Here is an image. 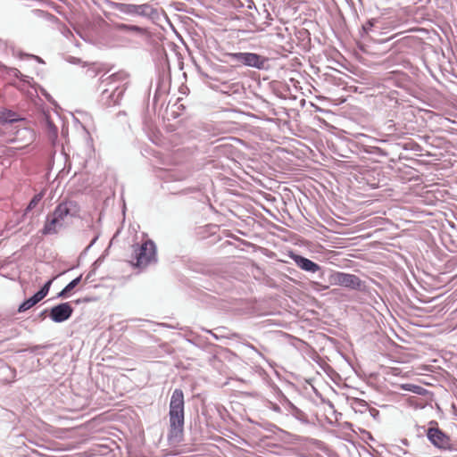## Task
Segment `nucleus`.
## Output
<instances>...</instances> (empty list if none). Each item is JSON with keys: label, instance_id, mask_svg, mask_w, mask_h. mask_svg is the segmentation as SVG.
<instances>
[{"label": "nucleus", "instance_id": "nucleus-1", "mask_svg": "<svg viewBox=\"0 0 457 457\" xmlns=\"http://www.w3.org/2000/svg\"><path fill=\"white\" fill-rule=\"evenodd\" d=\"M185 400L184 393L180 388H175L171 394L169 404L168 440L170 443H179L184 436L185 423Z\"/></svg>", "mask_w": 457, "mask_h": 457}, {"label": "nucleus", "instance_id": "nucleus-2", "mask_svg": "<svg viewBox=\"0 0 457 457\" xmlns=\"http://www.w3.org/2000/svg\"><path fill=\"white\" fill-rule=\"evenodd\" d=\"M320 278H324L328 283V285L324 287V289H328L329 286H340L350 290L363 293L369 292L366 282L354 274L328 270L327 271L322 270Z\"/></svg>", "mask_w": 457, "mask_h": 457}, {"label": "nucleus", "instance_id": "nucleus-3", "mask_svg": "<svg viewBox=\"0 0 457 457\" xmlns=\"http://www.w3.org/2000/svg\"><path fill=\"white\" fill-rule=\"evenodd\" d=\"M113 7L117 12L131 17L145 18L153 21L159 19L158 9L150 4H134L126 3H114Z\"/></svg>", "mask_w": 457, "mask_h": 457}, {"label": "nucleus", "instance_id": "nucleus-4", "mask_svg": "<svg viewBox=\"0 0 457 457\" xmlns=\"http://www.w3.org/2000/svg\"><path fill=\"white\" fill-rule=\"evenodd\" d=\"M135 266L139 269H145L151 264L157 263V248L152 239L145 240L142 245H137L134 250Z\"/></svg>", "mask_w": 457, "mask_h": 457}, {"label": "nucleus", "instance_id": "nucleus-5", "mask_svg": "<svg viewBox=\"0 0 457 457\" xmlns=\"http://www.w3.org/2000/svg\"><path fill=\"white\" fill-rule=\"evenodd\" d=\"M228 56L234 62L260 71H268L270 67V59L256 53H230L228 54Z\"/></svg>", "mask_w": 457, "mask_h": 457}, {"label": "nucleus", "instance_id": "nucleus-6", "mask_svg": "<svg viewBox=\"0 0 457 457\" xmlns=\"http://www.w3.org/2000/svg\"><path fill=\"white\" fill-rule=\"evenodd\" d=\"M428 441L435 446L443 450H453L451 438L440 429L437 426V422L432 420L429 422V427L426 431Z\"/></svg>", "mask_w": 457, "mask_h": 457}, {"label": "nucleus", "instance_id": "nucleus-7", "mask_svg": "<svg viewBox=\"0 0 457 457\" xmlns=\"http://www.w3.org/2000/svg\"><path fill=\"white\" fill-rule=\"evenodd\" d=\"M122 75L120 73H113L106 78H101L100 87L103 90L114 94L115 96H123L127 87L126 83L121 81Z\"/></svg>", "mask_w": 457, "mask_h": 457}, {"label": "nucleus", "instance_id": "nucleus-8", "mask_svg": "<svg viewBox=\"0 0 457 457\" xmlns=\"http://www.w3.org/2000/svg\"><path fill=\"white\" fill-rule=\"evenodd\" d=\"M73 312L71 303H61L49 309V318L55 323H62L68 320Z\"/></svg>", "mask_w": 457, "mask_h": 457}, {"label": "nucleus", "instance_id": "nucleus-9", "mask_svg": "<svg viewBox=\"0 0 457 457\" xmlns=\"http://www.w3.org/2000/svg\"><path fill=\"white\" fill-rule=\"evenodd\" d=\"M280 404L282 405L283 410L287 415L293 416L302 423L308 422L307 415L302 410L296 407L292 402H290L286 396L282 397L280 400Z\"/></svg>", "mask_w": 457, "mask_h": 457}, {"label": "nucleus", "instance_id": "nucleus-10", "mask_svg": "<svg viewBox=\"0 0 457 457\" xmlns=\"http://www.w3.org/2000/svg\"><path fill=\"white\" fill-rule=\"evenodd\" d=\"M170 89V79L169 75L164 71L158 74L155 82V90L153 101L154 104L157 103L158 99L163 96H166Z\"/></svg>", "mask_w": 457, "mask_h": 457}, {"label": "nucleus", "instance_id": "nucleus-11", "mask_svg": "<svg viewBox=\"0 0 457 457\" xmlns=\"http://www.w3.org/2000/svg\"><path fill=\"white\" fill-rule=\"evenodd\" d=\"M291 258L295 263L303 270L315 273L321 270V267L315 262L296 253H292Z\"/></svg>", "mask_w": 457, "mask_h": 457}, {"label": "nucleus", "instance_id": "nucleus-12", "mask_svg": "<svg viewBox=\"0 0 457 457\" xmlns=\"http://www.w3.org/2000/svg\"><path fill=\"white\" fill-rule=\"evenodd\" d=\"M62 227L63 224L60 222L57 218L49 213L46 218V222L40 232L43 236L54 235L57 234L58 230Z\"/></svg>", "mask_w": 457, "mask_h": 457}, {"label": "nucleus", "instance_id": "nucleus-13", "mask_svg": "<svg viewBox=\"0 0 457 457\" xmlns=\"http://www.w3.org/2000/svg\"><path fill=\"white\" fill-rule=\"evenodd\" d=\"M122 97L123 96H115L114 94L109 93L106 90H102L98 101L102 107L109 108L118 105Z\"/></svg>", "mask_w": 457, "mask_h": 457}, {"label": "nucleus", "instance_id": "nucleus-14", "mask_svg": "<svg viewBox=\"0 0 457 457\" xmlns=\"http://www.w3.org/2000/svg\"><path fill=\"white\" fill-rule=\"evenodd\" d=\"M362 152L373 155L375 158H386L390 154L388 149L376 145H363Z\"/></svg>", "mask_w": 457, "mask_h": 457}, {"label": "nucleus", "instance_id": "nucleus-15", "mask_svg": "<svg viewBox=\"0 0 457 457\" xmlns=\"http://www.w3.org/2000/svg\"><path fill=\"white\" fill-rule=\"evenodd\" d=\"M160 176L164 180L165 184H169L173 181H181L186 179V175L184 173L176 170H164Z\"/></svg>", "mask_w": 457, "mask_h": 457}, {"label": "nucleus", "instance_id": "nucleus-16", "mask_svg": "<svg viewBox=\"0 0 457 457\" xmlns=\"http://www.w3.org/2000/svg\"><path fill=\"white\" fill-rule=\"evenodd\" d=\"M351 408L355 411L361 414L369 411L370 406L368 403L361 398L352 397L348 399Z\"/></svg>", "mask_w": 457, "mask_h": 457}, {"label": "nucleus", "instance_id": "nucleus-17", "mask_svg": "<svg viewBox=\"0 0 457 457\" xmlns=\"http://www.w3.org/2000/svg\"><path fill=\"white\" fill-rule=\"evenodd\" d=\"M116 29L121 32L131 33L136 35H144L146 33V29L143 27L126 23H117Z\"/></svg>", "mask_w": 457, "mask_h": 457}, {"label": "nucleus", "instance_id": "nucleus-18", "mask_svg": "<svg viewBox=\"0 0 457 457\" xmlns=\"http://www.w3.org/2000/svg\"><path fill=\"white\" fill-rule=\"evenodd\" d=\"M68 204V203H61L54 208V212H51V214L57 218L62 224L65 218L71 214V209Z\"/></svg>", "mask_w": 457, "mask_h": 457}, {"label": "nucleus", "instance_id": "nucleus-19", "mask_svg": "<svg viewBox=\"0 0 457 457\" xmlns=\"http://www.w3.org/2000/svg\"><path fill=\"white\" fill-rule=\"evenodd\" d=\"M42 300L40 295L36 292L32 296L23 301L18 308L19 312H24L33 306H35L37 303H39Z\"/></svg>", "mask_w": 457, "mask_h": 457}, {"label": "nucleus", "instance_id": "nucleus-20", "mask_svg": "<svg viewBox=\"0 0 457 457\" xmlns=\"http://www.w3.org/2000/svg\"><path fill=\"white\" fill-rule=\"evenodd\" d=\"M82 275L73 278L69 282L57 295L58 298L65 299L68 297L69 293L73 290L81 281Z\"/></svg>", "mask_w": 457, "mask_h": 457}, {"label": "nucleus", "instance_id": "nucleus-21", "mask_svg": "<svg viewBox=\"0 0 457 457\" xmlns=\"http://www.w3.org/2000/svg\"><path fill=\"white\" fill-rule=\"evenodd\" d=\"M20 120L21 119H20L19 115L11 110L4 109L0 112V123L1 124L13 123Z\"/></svg>", "mask_w": 457, "mask_h": 457}, {"label": "nucleus", "instance_id": "nucleus-22", "mask_svg": "<svg viewBox=\"0 0 457 457\" xmlns=\"http://www.w3.org/2000/svg\"><path fill=\"white\" fill-rule=\"evenodd\" d=\"M391 147H400L404 151L421 152L422 147L417 142L410 140L405 143L389 144Z\"/></svg>", "mask_w": 457, "mask_h": 457}, {"label": "nucleus", "instance_id": "nucleus-23", "mask_svg": "<svg viewBox=\"0 0 457 457\" xmlns=\"http://www.w3.org/2000/svg\"><path fill=\"white\" fill-rule=\"evenodd\" d=\"M31 13L35 17L46 20V21H50L52 23H57L59 21V19L55 15H54V14H52V13L46 12V11H44V10L33 9L31 11Z\"/></svg>", "mask_w": 457, "mask_h": 457}, {"label": "nucleus", "instance_id": "nucleus-24", "mask_svg": "<svg viewBox=\"0 0 457 457\" xmlns=\"http://www.w3.org/2000/svg\"><path fill=\"white\" fill-rule=\"evenodd\" d=\"M44 120H45L46 129H47L49 137L51 138H56L57 134H58L57 127L54 124V122L49 119V117L47 115H45Z\"/></svg>", "mask_w": 457, "mask_h": 457}, {"label": "nucleus", "instance_id": "nucleus-25", "mask_svg": "<svg viewBox=\"0 0 457 457\" xmlns=\"http://www.w3.org/2000/svg\"><path fill=\"white\" fill-rule=\"evenodd\" d=\"M43 196H44V193L43 192L36 194L30 199L28 206L25 209V212L27 213V212H30L31 210H33L38 204V203L42 200Z\"/></svg>", "mask_w": 457, "mask_h": 457}, {"label": "nucleus", "instance_id": "nucleus-26", "mask_svg": "<svg viewBox=\"0 0 457 457\" xmlns=\"http://www.w3.org/2000/svg\"><path fill=\"white\" fill-rule=\"evenodd\" d=\"M8 74L19 79L22 82H29V79H32L29 76L23 75L17 68H9Z\"/></svg>", "mask_w": 457, "mask_h": 457}, {"label": "nucleus", "instance_id": "nucleus-27", "mask_svg": "<svg viewBox=\"0 0 457 457\" xmlns=\"http://www.w3.org/2000/svg\"><path fill=\"white\" fill-rule=\"evenodd\" d=\"M53 280L54 278L47 280L37 292L42 299H44L48 295Z\"/></svg>", "mask_w": 457, "mask_h": 457}, {"label": "nucleus", "instance_id": "nucleus-28", "mask_svg": "<svg viewBox=\"0 0 457 457\" xmlns=\"http://www.w3.org/2000/svg\"><path fill=\"white\" fill-rule=\"evenodd\" d=\"M17 134L21 135L23 137L27 138L29 141H33L35 138V133L33 132V130L27 129V128L19 129L17 131Z\"/></svg>", "mask_w": 457, "mask_h": 457}, {"label": "nucleus", "instance_id": "nucleus-29", "mask_svg": "<svg viewBox=\"0 0 457 457\" xmlns=\"http://www.w3.org/2000/svg\"><path fill=\"white\" fill-rule=\"evenodd\" d=\"M403 388L406 390L411 391L413 393L419 394V395H420L422 393V391L425 390L423 387H421L420 386L411 385V384H407L405 386H403Z\"/></svg>", "mask_w": 457, "mask_h": 457}, {"label": "nucleus", "instance_id": "nucleus-30", "mask_svg": "<svg viewBox=\"0 0 457 457\" xmlns=\"http://www.w3.org/2000/svg\"><path fill=\"white\" fill-rule=\"evenodd\" d=\"M394 453L396 454V455H400V454H403V455H406L407 457H413V454L411 453L410 452H408L407 450L400 447V446H394Z\"/></svg>", "mask_w": 457, "mask_h": 457}, {"label": "nucleus", "instance_id": "nucleus-31", "mask_svg": "<svg viewBox=\"0 0 457 457\" xmlns=\"http://www.w3.org/2000/svg\"><path fill=\"white\" fill-rule=\"evenodd\" d=\"M200 190H201L200 187L195 186V187H185V188L181 189L179 193L182 194V195H187V194H191V193L199 192Z\"/></svg>", "mask_w": 457, "mask_h": 457}, {"label": "nucleus", "instance_id": "nucleus-32", "mask_svg": "<svg viewBox=\"0 0 457 457\" xmlns=\"http://www.w3.org/2000/svg\"><path fill=\"white\" fill-rule=\"evenodd\" d=\"M373 26H374V21L369 20L362 25L361 29L363 30L364 33L367 34L372 29Z\"/></svg>", "mask_w": 457, "mask_h": 457}, {"label": "nucleus", "instance_id": "nucleus-33", "mask_svg": "<svg viewBox=\"0 0 457 457\" xmlns=\"http://www.w3.org/2000/svg\"><path fill=\"white\" fill-rule=\"evenodd\" d=\"M24 56H26V57H28V58L34 59V60H36L37 62H40V63L44 62V61L42 60V58H41V57H39V56H37V55H34V54H24V53H22V52H20V54H19V57H20L21 59H22Z\"/></svg>", "mask_w": 457, "mask_h": 457}, {"label": "nucleus", "instance_id": "nucleus-34", "mask_svg": "<svg viewBox=\"0 0 457 457\" xmlns=\"http://www.w3.org/2000/svg\"><path fill=\"white\" fill-rule=\"evenodd\" d=\"M40 93L42 94V96H45V98L49 102V103H54V99L53 97L51 96V95L42 87H40Z\"/></svg>", "mask_w": 457, "mask_h": 457}, {"label": "nucleus", "instance_id": "nucleus-35", "mask_svg": "<svg viewBox=\"0 0 457 457\" xmlns=\"http://www.w3.org/2000/svg\"><path fill=\"white\" fill-rule=\"evenodd\" d=\"M369 412L374 420H378V418L379 417V411L377 410L376 408L370 407Z\"/></svg>", "mask_w": 457, "mask_h": 457}, {"label": "nucleus", "instance_id": "nucleus-36", "mask_svg": "<svg viewBox=\"0 0 457 457\" xmlns=\"http://www.w3.org/2000/svg\"><path fill=\"white\" fill-rule=\"evenodd\" d=\"M386 129L389 132L395 131L396 129L395 123H394V121L392 120H388Z\"/></svg>", "mask_w": 457, "mask_h": 457}, {"label": "nucleus", "instance_id": "nucleus-37", "mask_svg": "<svg viewBox=\"0 0 457 457\" xmlns=\"http://www.w3.org/2000/svg\"><path fill=\"white\" fill-rule=\"evenodd\" d=\"M161 326L165 327V328H173V329H181V328L179 327V324H177V325H169V324H166V323H162Z\"/></svg>", "mask_w": 457, "mask_h": 457}, {"label": "nucleus", "instance_id": "nucleus-38", "mask_svg": "<svg viewBox=\"0 0 457 457\" xmlns=\"http://www.w3.org/2000/svg\"><path fill=\"white\" fill-rule=\"evenodd\" d=\"M96 273V270L95 269H92L88 273L87 275L86 276L85 278V281L87 282L89 281V279L91 278L92 276H94Z\"/></svg>", "mask_w": 457, "mask_h": 457}, {"label": "nucleus", "instance_id": "nucleus-39", "mask_svg": "<svg viewBox=\"0 0 457 457\" xmlns=\"http://www.w3.org/2000/svg\"><path fill=\"white\" fill-rule=\"evenodd\" d=\"M272 410H273L274 411H276V412H278V413L283 412V411H282V410H283L282 405H281V406H279V405H278V404H274V405H273V407H272Z\"/></svg>", "mask_w": 457, "mask_h": 457}, {"label": "nucleus", "instance_id": "nucleus-40", "mask_svg": "<svg viewBox=\"0 0 457 457\" xmlns=\"http://www.w3.org/2000/svg\"><path fill=\"white\" fill-rule=\"evenodd\" d=\"M90 301L89 298H79V299H77L75 301V303L76 304H79V303H88Z\"/></svg>", "mask_w": 457, "mask_h": 457}, {"label": "nucleus", "instance_id": "nucleus-41", "mask_svg": "<svg viewBox=\"0 0 457 457\" xmlns=\"http://www.w3.org/2000/svg\"><path fill=\"white\" fill-rule=\"evenodd\" d=\"M102 259L98 258L94 263H93V269L96 270L98 266L101 264Z\"/></svg>", "mask_w": 457, "mask_h": 457}, {"label": "nucleus", "instance_id": "nucleus-42", "mask_svg": "<svg viewBox=\"0 0 457 457\" xmlns=\"http://www.w3.org/2000/svg\"><path fill=\"white\" fill-rule=\"evenodd\" d=\"M97 239H98V236H96V237L91 240L90 244L88 245V246H87V248L88 249V248L92 247V246L95 245V243L96 242V240H97Z\"/></svg>", "mask_w": 457, "mask_h": 457}, {"label": "nucleus", "instance_id": "nucleus-43", "mask_svg": "<svg viewBox=\"0 0 457 457\" xmlns=\"http://www.w3.org/2000/svg\"><path fill=\"white\" fill-rule=\"evenodd\" d=\"M40 348H42L41 345H34L33 347L30 348V352L31 353H36L37 350H39Z\"/></svg>", "mask_w": 457, "mask_h": 457}, {"label": "nucleus", "instance_id": "nucleus-44", "mask_svg": "<svg viewBox=\"0 0 457 457\" xmlns=\"http://www.w3.org/2000/svg\"><path fill=\"white\" fill-rule=\"evenodd\" d=\"M6 46H7V42L5 40L0 38V48L6 47Z\"/></svg>", "mask_w": 457, "mask_h": 457}, {"label": "nucleus", "instance_id": "nucleus-45", "mask_svg": "<svg viewBox=\"0 0 457 457\" xmlns=\"http://www.w3.org/2000/svg\"><path fill=\"white\" fill-rule=\"evenodd\" d=\"M46 313L49 314V309H45L40 312V317H44Z\"/></svg>", "mask_w": 457, "mask_h": 457}, {"label": "nucleus", "instance_id": "nucleus-46", "mask_svg": "<svg viewBox=\"0 0 457 457\" xmlns=\"http://www.w3.org/2000/svg\"><path fill=\"white\" fill-rule=\"evenodd\" d=\"M72 61H71L72 63H77L79 62V59L76 58V57H71Z\"/></svg>", "mask_w": 457, "mask_h": 457}, {"label": "nucleus", "instance_id": "nucleus-47", "mask_svg": "<svg viewBox=\"0 0 457 457\" xmlns=\"http://www.w3.org/2000/svg\"><path fill=\"white\" fill-rule=\"evenodd\" d=\"M208 333H210L214 338L218 339V337L216 334H214L213 332H212L211 330H206Z\"/></svg>", "mask_w": 457, "mask_h": 457}, {"label": "nucleus", "instance_id": "nucleus-48", "mask_svg": "<svg viewBox=\"0 0 457 457\" xmlns=\"http://www.w3.org/2000/svg\"><path fill=\"white\" fill-rule=\"evenodd\" d=\"M378 141L384 144H387L389 142L388 139H379Z\"/></svg>", "mask_w": 457, "mask_h": 457}, {"label": "nucleus", "instance_id": "nucleus-49", "mask_svg": "<svg viewBox=\"0 0 457 457\" xmlns=\"http://www.w3.org/2000/svg\"><path fill=\"white\" fill-rule=\"evenodd\" d=\"M402 443L404 445H408L409 443H408V440L407 439H403L402 440Z\"/></svg>", "mask_w": 457, "mask_h": 457}, {"label": "nucleus", "instance_id": "nucleus-50", "mask_svg": "<svg viewBox=\"0 0 457 457\" xmlns=\"http://www.w3.org/2000/svg\"><path fill=\"white\" fill-rule=\"evenodd\" d=\"M118 115H119V116H120V115H126V113H125L124 112H120L118 113Z\"/></svg>", "mask_w": 457, "mask_h": 457}, {"label": "nucleus", "instance_id": "nucleus-51", "mask_svg": "<svg viewBox=\"0 0 457 457\" xmlns=\"http://www.w3.org/2000/svg\"><path fill=\"white\" fill-rule=\"evenodd\" d=\"M250 347L253 349V350H256L254 346L253 345H250Z\"/></svg>", "mask_w": 457, "mask_h": 457}]
</instances>
